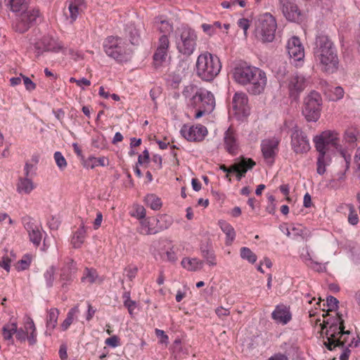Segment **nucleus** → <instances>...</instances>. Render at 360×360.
<instances>
[{"label": "nucleus", "mask_w": 360, "mask_h": 360, "mask_svg": "<svg viewBox=\"0 0 360 360\" xmlns=\"http://www.w3.org/2000/svg\"><path fill=\"white\" fill-rule=\"evenodd\" d=\"M255 165L256 162L252 159L242 157L238 162H236L231 167H227L225 165H221L219 168L226 173H235L238 180H240Z\"/></svg>", "instance_id": "nucleus-11"}, {"label": "nucleus", "mask_w": 360, "mask_h": 360, "mask_svg": "<svg viewBox=\"0 0 360 360\" xmlns=\"http://www.w3.org/2000/svg\"><path fill=\"white\" fill-rule=\"evenodd\" d=\"M279 138L272 137L266 139L261 143V150L266 164L272 165L279 150Z\"/></svg>", "instance_id": "nucleus-12"}, {"label": "nucleus", "mask_w": 360, "mask_h": 360, "mask_svg": "<svg viewBox=\"0 0 360 360\" xmlns=\"http://www.w3.org/2000/svg\"><path fill=\"white\" fill-rule=\"evenodd\" d=\"M11 259L8 256H4L0 259V266L8 272L10 271Z\"/></svg>", "instance_id": "nucleus-61"}, {"label": "nucleus", "mask_w": 360, "mask_h": 360, "mask_svg": "<svg viewBox=\"0 0 360 360\" xmlns=\"http://www.w3.org/2000/svg\"><path fill=\"white\" fill-rule=\"evenodd\" d=\"M260 70L259 68L251 65L236 67L233 77L236 83L246 87Z\"/></svg>", "instance_id": "nucleus-14"}, {"label": "nucleus", "mask_w": 360, "mask_h": 360, "mask_svg": "<svg viewBox=\"0 0 360 360\" xmlns=\"http://www.w3.org/2000/svg\"><path fill=\"white\" fill-rule=\"evenodd\" d=\"M146 205L153 210H159L162 207L161 198L153 193H150L144 198Z\"/></svg>", "instance_id": "nucleus-42"}, {"label": "nucleus", "mask_w": 360, "mask_h": 360, "mask_svg": "<svg viewBox=\"0 0 360 360\" xmlns=\"http://www.w3.org/2000/svg\"><path fill=\"white\" fill-rule=\"evenodd\" d=\"M79 313L80 311L78 305H75L72 307L68 311L65 319L60 324L59 330L61 332L67 331L71 325L78 320Z\"/></svg>", "instance_id": "nucleus-29"}, {"label": "nucleus", "mask_w": 360, "mask_h": 360, "mask_svg": "<svg viewBox=\"0 0 360 360\" xmlns=\"http://www.w3.org/2000/svg\"><path fill=\"white\" fill-rule=\"evenodd\" d=\"M109 165V160L105 156L96 158L89 156L84 161L83 166L86 168L94 169L98 166L105 167Z\"/></svg>", "instance_id": "nucleus-36"}, {"label": "nucleus", "mask_w": 360, "mask_h": 360, "mask_svg": "<svg viewBox=\"0 0 360 360\" xmlns=\"http://www.w3.org/2000/svg\"><path fill=\"white\" fill-rule=\"evenodd\" d=\"M158 220L155 217L142 219L139 221V226L137 231L142 235H151L158 233L161 229L157 227Z\"/></svg>", "instance_id": "nucleus-22"}, {"label": "nucleus", "mask_w": 360, "mask_h": 360, "mask_svg": "<svg viewBox=\"0 0 360 360\" xmlns=\"http://www.w3.org/2000/svg\"><path fill=\"white\" fill-rule=\"evenodd\" d=\"M32 260L30 255H25L15 264V269L18 271H24L29 269Z\"/></svg>", "instance_id": "nucleus-50"}, {"label": "nucleus", "mask_w": 360, "mask_h": 360, "mask_svg": "<svg viewBox=\"0 0 360 360\" xmlns=\"http://www.w3.org/2000/svg\"><path fill=\"white\" fill-rule=\"evenodd\" d=\"M56 268L53 266H49L44 272V277L46 281V286L50 288L53 286L55 279Z\"/></svg>", "instance_id": "nucleus-51"}, {"label": "nucleus", "mask_w": 360, "mask_h": 360, "mask_svg": "<svg viewBox=\"0 0 360 360\" xmlns=\"http://www.w3.org/2000/svg\"><path fill=\"white\" fill-rule=\"evenodd\" d=\"M359 137V132L356 128H348L344 134V140L345 143L352 148L356 146V142L358 141Z\"/></svg>", "instance_id": "nucleus-39"}, {"label": "nucleus", "mask_w": 360, "mask_h": 360, "mask_svg": "<svg viewBox=\"0 0 360 360\" xmlns=\"http://www.w3.org/2000/svg\"><path fill=\"white\" fill-rule=\"evenodd\" d=\"M221 230L226 234V244L230 245L236 238V231L233 227L224 220L218 221Z\"/></svg>", "instance_id": "nucleus-35"}, {"label": "nucleus", "mask_w": 360, "mask_h": 360, "mask_svg": "<svg viewBox=\"0 0 360 360\" xmlns=\"http://www.w3.org/2000/svg\"><path fill=\"white\" fill-rule=\"evenodd\" d=\"M22 77L24 85L27 90L31 91L35 89L36 84L27 77L20 75Z\"/></svg>", "instance_id": "nucleus-60"}, {"label": "nucleus", "mask_w": 360, "mask_h": 360, "mask_svg": "<svg viewBox=\"0 0 360 360\" xmlns=\"http://www.w3.org/2000/svg\"><path fill=\"white\" fill-rule=\"evenodd\" d=\"M221 68L219 58L207 51L200 54L196 60V72L198 76L204 81L213 80L219 73Z\"/></svg>", "instance_id": "nucleus-3"}, {"label": "nucleus", "mask_w": 360, "mask_h": 360, "mask_svg": "<svg viewBox=\"0 0 360 360\" xmlns=\"http://www.w3.org/2000/svg\"><path fill=\"white\" fill-rule=\"evenodd\" d=\"M15 332H17V323L13 322L4 325L2 329L4 339L13 344L14 340L13 336L14 334L15 335Z\"/></svg>", "instance_id": "nucleus-41"}, {"label": "nucleus", "mask_w": 360, "mask_h": 360, "mask_svg": "<svg viewBox=\"0 0 360 360\" xmlns=\"http://www.w3.org/2000/svg\"><path fill=\"white\" fill-rule=\"evenodd\" d=\"M326 302L328 307V309H327L328 311H333L337 309L338 300L335 297L333 296L328 297Z\"/></svg>", "instance_id": "nucleus-58"}, {"label": "nucleus", "mask_w": 360, "mask_h": 360, "mask_svg": "<svg viewBox=\"0 0 360 360\" xmlns=\"http://www.w3.org/2000/svg\"><path fill=\"white\" fill-rule=\"evenodd\" d=\"M86 236V228L84 223L73 232L70 243L74 248H79L84 243Z\"/></svg>", "instance_id": "nucleus-32"}, {"label": "nucleus", "mask_w": 360, "mask_h": 360, "mask_svg": "<svg viewBox=\"0 0 360 360\" xmlns=\"http://www.w3.org/2000/svg\"><path fill=\"white\" fill-rule=\"evenodd\" d=\"M306 79L302 75H294L288 79V88L291 95L298 94L307 86Z\"/></svg>", "instance_id": "nucleus-27"}, {"label": "nucleus", "mask_w": 360, "mask_h": 360, "mask_svg": "<svg viewBox=\"0 0 360 360\" xmlns=\"http://www.w3.org/2000/svg\"><path fill=\"white\" fill-rule=\"evenodd\" d=\"M15 338L20 342H25L26 340H28V335L26 333L25 327L20 328H18L17 327V332H15Z\"/></svg>", "instance_id": "nucleus-57"}, {"label": "nucleus", "mask_w": 360, "mask_h": 360, "mask_svg": "<svg viewBox=\"0 0 360 360\" xmlns=\"http://www.w3.org/2000/svg\"><path fill=\"white\" fill-rule=\"evenodd\" d=\"M240 255L242 259L248 261L251 264H254L257 259V255L247 247L240 248Z\"/></svg>", "instance_id": "nucleus-47"}, {"label": "nucleus", "mask_w": 360, "mask_h": 360, "mask_svg": "<svg viewBox=\"0 0 360 360\" xmlns=\"http://www.w3.org/2000/svg\"><path fill=\"white\" fill-rule=\"evenodd\" d=\"M260 70L259 68L251 65L236 67L233 77L236 83L246 87Z\"/></svg>", "instance_id": "nucleus-13"}, {"label": "nucleus", "mask_w": 360, "mask_h": 360, "mask_svg": "<svg viewBox=\"0 0 360 360\" xmlns=\"http://www.w3.org/2000/svg\"><path fill=\"white\" fill-rule=\"evenodd\" d=\"M336 316L333 322L330 323L328 320L323 321L322 329L327 328L324 345L329 350L340 346L356 347L359 342V338L358 337L356 338L349 330H345L344 321L341 315L336 313Z\"/></svg>", "instance_id": "nucleus-1"}, {"label": "nucleus", "mask_w": 360, "mask_h": 360, "mask_svg": "<svg viewBox=\"0 0 360 360\" xmlns=\"http://www.w3.org/2000/svg\"><path fill=\"white\" fill-rule=\"evenodd\" d=\"M155 27L161 35L169 36L173 32V25L167 20L160 18L155 21Z\"/></svg>", "instance_id": "nucleus-40"}, {"label": "nucleus", "mask_w": 360, "mask_h": 360, "mask_svg": "<svg viewBox=\"0 0 360 360\" xmlns=\"http://www.w3.org/2000/svg\"><path fill=\"white\" fill-rule=\"evenodd\" d=\"M224 142V148L229 153L236 155L238 153V142L232 128L229 127L225 132Z\"/></svg>", "instance_id": "nucleus-26"}, {"label": "nucleus", "mask_w": 360, "mask_h": 360, "mask_svg": "<svg viewBox=\"0 0 360 360\" xmlns=\"http://www.w3.org/2000/svg\"><path fill=\"white\" fill-rule=\"evenodd\" d=\"M276 28V18L271 13H265L257 20L255 36L263 42H271L274 39Z\"/></svg>", "instance_id": "nucleus-8"}, {"label": "nucleus", "mask_w": 360, "mask_h": 360, "mask_svg": "<svg viewBox=\"0 0 360 360\" xmlns=\"http://www.w3.org/2000/svg\"><path fill=\"white\" fill-rule=\"evenodd\" d=\"M13 12H18L24 9L28 3V0H6Z\"/></svg>", "instance_id": "nucleus-49"}, {"label": "nucleus", "mask_w": 360, "mask_h": 360, "mask_svg": "<svg viewBox=\"0 0 360 360\" xmlns=\"http://www.w3.org/2000/svg\"><path fill=\"white\" fill-rule=\"evenodd\" d=\"M322 98L316 91L310 92L304 99L302 114L308 122H316L320 116Z\"/></svg>", "instance_id": "nucleus-9"}, {"label": "nucleus", "mask_w": 360, "mask_h": 360, "mask_svg": "<svg viewBox=\"0 0 360 360\" xmlns=\"http://www.w3.org/2000/svg\"><path fill=\"white\" fill-rule=\"evenodd\" d=\"M155 333L157 337L160 338V343L167 345L169 337L167 335L165 334L164 330L156 328L155 330Z\"/></svg>", "instance_id": "nucleus-59"}, {"label": "nucleus", "mask_w": 360, "mask_h": 360, "mask_svg": "<svg viewBox=\"0 0 360 360\" xmlns=\"http://www.w3.org/2000/svg\"><path fill=\"white\" fill-rule=\"evenodd\" d=\"M53 158L60 170H64L66 168L68 163L63 154L60 152L57 151L54 153Z\"/></svg>", "instance_id": "nucleus-52"}, {"label": "nucleus", "mask_w": 360, "mask_h": 360, "mask_svg": "<svg viewBox=\"0 0 360 360\" xmlns=\"http://www.w3.org/2000/svg\"><path fill=\"white\" fill-rule=\"evenodd\" d=\"M300 257L302 262L311 269H313L316 271H319V269L321 268V264L319 262H315L311 258V256L308 250L306 252V253H302Z\"/></svg>", "instance_id": "nucleus-46"}, {"label": "nucleus", "mask_w": 360, "mask_h": 360, "mask_svg": "<svg viewBox=\"0 0 360 360\" xmlns=\"http://www.w3.org/2000/svg\"><path fill=\"white\" fill-rule=\"evenodd\" d=\"M169 44L170 43L168 36L160 35L159 37L157 49L153 56V59L156 64L160 65L166 59Z\"/></svg>", "instance_id": "nucleus-21"}, {"label": "nucleus", "mask_w": 360, "mask_h": 360, "mask_svg": "<svg viewBox=\"0 0 360 360\" xmlns=\"http://www.w3.org/2000/svg\"><path fill=\"white\" fill-rule=\"evenodd\" d=\"M345 207L349 210L348 222L351 225H356L359 223V217L355 210L354 205L352 204H345L340 206V208Z\"/></svg>", "instance_id": "nucleus-45"}, {"label": "nucleus", "mask_w": 360, "mask_h": 360, "mask_svg": "<svg viewBox=\"0 0 360 360\" xmlns=\"http://www.w3.org/2000/svg\"><path fill=\"white\" fill-rule=\"evenodd\" d=\"M198 36L194 30L188 26H181L176 30V46L183 55L191 56L197 45Z\"/></svg>", "instance_id": "nucleus-6"}, {"label": "nucleus", "mask_w": 360, "mask_h": 360, "mask_svg": "<svg viewBox=\"0 0 360 360\" xmlns=\"http://www.w3.org/2000/svg\"><path fill=\"white\" fill-rule=\"evenodd\" d=\"M160 256L162 260L172 263H175L178 259L176 252L174 246L169 247L167 249L165 252L160 254Z\"/></svg>", "instance_id": "nucleus-48"}, {"label": "nucleus", "mask_w": 360, "mask_h": 360, "mask_svg": "<svg viewBox=\"0 0 360 360\" xmlns=\"http://www.w3.org/2000/svg\"><path fill=\"white\" fill-rule=\"evenodd\" d=\"M172 349L175 355L179 357H184L188 354V347L183 345L179 338L174 341Z\"/></svg>", "instance_id": "nucleus-43"}, {"label": "nucleus", "mask_w": 360, "mask_h": 360, "mask_svg": "<svg viewBox=\"0 0 360 360\" xmlns=\"http://www.w3.org/2000/svg\"><path fill=\"white\" fill-rule=\"evenodd\" d=\"M201 256L207 264L210 266H215L217 264L216 255L212 250L201 249Z\"/></svg>", "instance_id": "nucleus-44"}, {"label": "nucleus", "mask_w": 360, "mask_h": 360, "mask_svg": "<svg viewBox=\"0 0 360 360\" xmlns=\"http://www.w3.org/2000/svg\"><path fill=\"white\" fill-rule=\"evenodd\" d=\"M24 227L28 233L30 240L36 247L39 246L43 236V231L41 228L30 219L24 224Z\"/></svg>", "instance_id": "nucleus-23"}, {"label": "nucleus", "mask_w": 360, "mask_h": 360, "mask_svg": "<svg viewBox=\"0 0 360 360\" xmlns=\"http://www.w3.org/2000/svg\"><path fill=\"white\" fill-rule=\"evenodd\" d=\"M314 142L319 153L326 154L332 148L346 159V151L340 144V134L336 131H324L314 138Z\"/></svg>", "instance_id": "nucleus-5"}, {"label": "nucleus", "mask_w": 360, "mask_h": 360, "mask_svg": "<svg viewBox=\"0 0 360 360\" xmlns=\"http://www.w3.org/2000/svg\"><path fill=\"white\" fill-rule=\"evenodd\" d=\"M103 49L108 57L119 63H123L131 58L132 51L124 40L115 36H108L103 42Z\"/></svg>", "instance_id": "nucleus-4"}, {"label": "nucleus", "mask_w": 360, "mask_h": 360, "mask_svg": "<svg viewBox=\"0 0 360 360\" xmlns=\"http://www.w3.org/2000/svg\"><path fill=\"white\" fill-rule=\"evenodd\" d=\"M271 318L276 323L285 325L291 320L292 316L288 307L280 304L273 311Z\"/></svg>", "instance_id": "nucleus-25"}, {"label": "nucleus", "mask_w": 360, "mask_h": 360, "mask_svg": "<svg viewBox=\"0 0 360 360\" xmlns=\"http://www.w3.org/2000/svg\"><path fill=\"white\" fill-rule=\"evenodd\" d=\"M68 266H65L61 269L60 274V281L62 282V287L66 288L72 281V276L70 269L72 266L75 267V262L72 259H68Z\"/></svg>", "instance_id": "nucleus-37"}, {"label": "nucleus", "mask_w": 360, "mask_h": 360, "mask_svg": "<svg viewBox=\"0 0 360 360\" xmlns=\"http://www.w3.org/2000/svg\"><path fill=\"white\" fill-rule=\"evenodd\" d=\"M250 25V21L246 18H240L238 21V25L240 28L243 30L245 35H246Z\"/></svg>", "instance_id": "nucleus-63"}, {"label": "nucleus", "mask_w": 360, "mask_h": 360, "mask_svg": "<svg viewBox=\"0 0 360 360\" xmlns=\"http://www.w3.org/2000/svg\"><path fill=\"white\" fill-rule=\"evenodd\" d=\"M281 5L282 13L288 20L296 22L300 20L301 12L295 0H281Z\"/></svg>", "instance_id": "nucleus-20"}, {"label": "nucleus", "mask_w": 360, "mask_h": 360, "mask_svg": "<svg viewBox=\"0 0 360 360\" xmlns=\"http://www.w3.org/2000/svg\"><path fill=\"white\" fill-rule=\"evenodd\" d=\"M126 276L132 281L136 276L138 272V269L136 266H130L125 269Z\"/></svg>", "instance_id": "nucleus-64"}, {"label": "nucleus", "mask_w": 360, "mask_h": 360, "mask_svg": "<svg viewBox=\"0 0 360 360\" xmlns=\"http://www.w3.org/2000/svg\"><path fill=\"white\" fill-rule=\"evenodd\" d=\"M26 333L28 335V342L30 345H35L37 342V332L34 321L30 317H27L24 322Z\"/></svg>", "instance_id": "nucleus-33"}, {"label": "nucleus", "mask_w": 360, "mask_h": 360, "mask_svg": "<svg viewBox=\"0 0 360 360\" xmlns=\"http://www.w3.org/2000/svg\"><path fill=\"white\" fill-rule=\"evenodd\" d=\"M34 48L38 54L44 51H58L60 49L56 41L49 36H44L36 41Z\"/></svg>", "instance_id": "nucleus-24"}, {"label": "nucleus", "mask_w": 360, "mask_h": 360, "mask_svg": "<svg viewBox=\"0 0 360 360\" xmlns=\"http://www.w3.org/2000/svg\"><path fill=\"white\" fill-rule=\"evenodd\" d=\"M332 92V95L330 96V99L333 101L340 100L343 98L345 91L344 89L341 86H335L330 89Z\"/></svg>", "instance_id": "nucleus-55"}, {"label": "nucleus", "mask_w": 360, "mask_h": 360, "mask_svg": "<svg viewBox=\"0 0 360 360\" xmlns=\"http://www.w3.org/2000/svg\"><path fill=\"white\" fill-rule=\"evenodd\" d=\"M266 85V74L264 70H260L245 89L250 94L259 95L264 92Z\"/></svg>", "instance_id": "nucleus-18"}, {"label": "nucleus", "mask_w": 360, "mask_h": 360, "mask_svg": "<svg viewBox=\"0 0 360 360\" xmlns=\"http://www.w3.org/2000/svg\"><path fill=\"white\" fill-rule=\"evenodd\" d=\"M105 344L115 348L120 345V340L117 335H112L105 340Z\"/></svg>", "instance_id": "nucleus-56"}, {"label": "nucleus", "mask_w": 360, "mask_h": 360, "mask_svg": "<svg viewBox=\"0 0 360 360\" xmlns=\"http://www.w3.org/2000/svg\"><path fill=\"white\" fill-rule=\"evenodd\" d=\"M314 57L323 72L333 73L338 70L339 60L337 50L328 37L319 36L316 39Z\"/></svg>", "instance_id": "nucleus-2"}, {"label": "nucleus", "mask_w": 360, "mask_h": 360, "mask_svg": "<svg viewBox=\"0 0 360 360\" xmlns=\"http://www.w3.org/2000/svg\"><path fill=\"white\" fill-rule=\"evenodd\" d=\"M39 17V11L37 9L26 10L20 14L19 18L14 25L15 31L24 33L30 25Z\"/></svg>", "instance_id": "nucleus-17"}, {"label": "nucleus", "mask_w": 360, "mask_h": 360, "mask_svg": "<svg viewBox=\"0 0 360 360\" xmlns=\"http://www.w3.org/2000/svg\"><path fill=\"white\" fill-rule=\"evenodd\" d=\"M181 134L189 141H200L207 135V128L201 124L189 126L184 124L180 131Z\"/></svg>", "instance_id": "nucleus-15"}, {"label": "nucleus", "mask_w": 360, "mask_h": 360, "mask_svg": "<svg viewBox=\"0 0 360 360\" xmlns=\"http://www.w3.org/2000/svg\"><path fill=\"white\" fill-rule=\"evenodd\" d=\"M131 215L141 221L146 218V210L142 205H136L133 207Z\"/></svg>", "instance_id": "nucleus-53"}, {"label": "nucleus", "mask_w": 360, "mask_h": 360, "mask_svg": "<svg viewBox=\"0 0 360 360\" xmlns=\"http://www.w3.org/2000/svg\"><path fill=\"white\" fill-rule=\"evenodd\" d=\"M319 157L317 159V172L319 174H323L326 172V161L325 155L326 153H319Z\"/></svg>", "instance_id": "nucleus-54"}, {"label": "nucleus", "mask_w": 360, "mask_h": 360, "mask_svg": "<svg viewBox=\"0 0 360 360\" xmlns=\"http://www.w3.org/2000/svg\"><path fill=\"white\" fill-rule=\"evenodd\" d=\"M81 281L82 283L92 284L97 281H101V280H100L98 272L95 269L86 267L84 269Z\"/></svg>", "instance_id": "nucleus-38"}, {"label": "nucleus", "mask_w": 360, "mask_h": 360, "mask_svg": "<svg viewBox=\"0 0 360 360\" xmlns=\"http://www.w3.org/2000/svg\"><path fill=\"white\" fill-rule=\"evenodd\" d=\"M290 146L296 154L307 153L310 150V144L306 134L298 127H295L290 135Z\"/></svg>", "instance_id": "nucleus-10"}, {"label": "nucleus", "mask_w": 360, "mask_h": 360, "mask_svg": "<svg viewBox=\"0 0 360 360\" xmlns=\"http://www.w3.org/2000/svg\"><path fill=\"white\" fill-rule=\"evenodd\" d=\"M86 8V4L84 0H70L68 10L72 21L76 20L77 17L81 15Z\"/></svg>", "instance_id": "nucleus-30"}, {"label": "nucleus", "mask_w": 360, "mask_h": 360, "mask_svg": "<svg viewBox=\"0 0 360 360\" xmlns=\"http://www.w3.org/2000/svg\"><path fill=\"white\" fill-rule=\"evenodd\" d=\"M181 265L187 271H197L202 268L203 261L196 257H184L181 262Z\"/></svg>", "instance_id": "nucleus-34"}, {"label": "nucleus", "mask_w": 360, "mask_h": 360, "mask_svg": "<svg viewBox=\"0 0 360 360\" xmlns=\"http://www.w3.org/2000/svg\"><path fill=\"white\" fill-rule=\"evenodd\" d=\"M60 314V311L57 308H51L47 310L46 317V331L45 335L51 336L53 330L58 324V319Z\"/></svg>", "instance_id": "nucleus-28"}, {"label": "nucleus", "mask_w": 360, "mask_h": 360, "mask_svg": "<svg viewBox=\"0 0 360 360\" xmlns=\"http://www.w3.org/2000/svg\"><path fill=\"white\" fill-rule=\"evenodd\" d=\"M37 187L30 177H20L16 184V191L20 194L29 195Z\"/></svg>", "instance_id": "nucleus-31"}, {"label": "nucleus", "mask_w": 360, "mask_h": 360, "mask_svg": "<svg viewBox=\"0 0 360 360\" xmlns=\"http://www.w3.org/2000/svg\"><path fill=\"white\" fill-rule=\"evenodd\" d=\"M286 49L290 58L295 62L303 61L304 49L298 37H292L289 39L287 42Z\"/></svg>", "instance_id": "nucleus-19"}, {"label": "nucleus", "mask_w": 360, "mask_h": 360, "mask_svg": "<svg viewBox=\"0 0 360 360\" xmlns=\"http://www.w3.org/2000/svg\"><path fill=\"white\" fill-rule=\"evenodd\" d=\"M248 98L245 93L237 92L234 94L232 101V110L238 119H242L248 115Z\"/></svg>", "instance_id": "nucleus-16"}, {"label": "nucleus", "mask_w": 360, "mask_h": 360, "mask_svg": "<svg viewBox=\"0 0 360 360\" xmlns=\"http://www.w3.org/2000/svg\"><path fill=\"white\" fill-rule=\"evenodd\" d=\"M130 41L132 44H139L140 41V34L136 29H134L133 31H130Z\"/></svg>", "instance_id": "nucleus-62"}, {"label": "nucleus", "mask_w": 360, "mask_h": 360, "mask_svg": "<svg viewBox=\"0 0 360 360\" xmlns=\"http://www.w3.org/2000/svg\"><path fill=\"white\" fill-rule=\"evenodd\" d=\"M191 104L195 108V118L198 119L214 110L215 98L211 91L205 89H200L196 90L192 96Z\"/></svg>", "instance_id": "nucleus-7"}]
</instances>
